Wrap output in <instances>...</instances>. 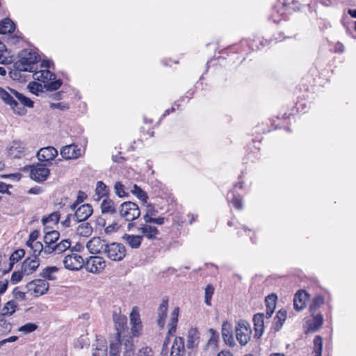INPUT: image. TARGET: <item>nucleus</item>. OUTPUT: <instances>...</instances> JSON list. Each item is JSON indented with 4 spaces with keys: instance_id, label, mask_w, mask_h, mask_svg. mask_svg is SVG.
I'll use <instances>...</instances> for the list:
<instances>
[{
    "instance_id": "27",
    "label": "nucleus",
    "mask_w": 356,
    "mask_h": 356,
    "mask_svg": "<svg viewBox=\"0 0 356 356\" xmlns=\"http://www.w3.org/2000/svg\"><path fill=\"white\" fill-rule=\"evenodd\" d=\"M168 300L163 299L158 309V325L163 327L168 311Z\"/></svg>"
},
{
    "instance_id": "54",
    "label": "nucleus",
    "mask_w": 356,
    "mask_h": 356,
    "mask_svg": "<svg viewBox=\"0 0 356 356\" xmlns=\"http://www.w3.org/2000/svg\"><path fill=\"white\" fill-rule=\"evenodd\" d=\"M136 356H154V353L150 348L145 347L139 350Z\"/></svg>"
},
{
    "instance_id": "21",
    "label": "nucleus",
    "mask_w": 356,
    "mask_h": 356,
    "mask_svg": "<svg viewBox=\"0 0 356 356\" xmlns=\"http://www.w3.org/2000/svg\"><path fill=\"white\" fill-rule=\"evenodd\" d=\"M130 321L131 324V332L134 336L136 337L139 334L142 326L140 315L134 309L130 314Z\"/></svg>"
},
{
    "instance_id": "31",
    "label": "nucleus",
    "mask_w": 356,
    "mask_h": 356,
    "mask_svg": "<svg viewBox=\"0 0 356 356\" xmlns=\"http://www.w3.org/2000/svg\"><path fill=\"white\" fill-rule=\"evenodd\" d=\"M101 211L103 214H113L117 211L114 202L108 198L104 199L101 203Z\"/></svg>"
},
{
    "instance_id": "10",
    "label": "nucleus",
    "mask_w": 356,
    "mask_h": 356,
    "mask_svg": "<svg viewBox=\"0 0 356 356\" xmlns=\"http://www.w3.org/2000/svg\"><path fill=\"white\" fill-rule=\"evenodd\" d=\"M105 266L104 259L99 256H91L84 262L86 270L92 273H99L104 269Z\"/></svg>"
},
{
    "instance_id": "58",
    "label": "nucleus",
    "mask_w": 356,
    "mask_h": 356,
    "mask_svg": "<svg viewBox=\"0 0 356 356\" xmlns=\"http://www.w3.org/2000/svg\"><path fill=\"white\" fill-rule=\"evenodd\" d=\"M53 252H56L55 245L45 244V246H43L42 253L44 254H50Z\"/></svg>"
},
{
    "instance_id": "47",
    "label": "nucleus",
    "mask_w": 356,
    "mask_h": 356,
    "mask_svg": "<svg viewBox=\"0 0 356 356\" xmlns=\"http://www.w3.org/2000/svg\"><path fill=\"white\" fill-rule=\"evenodd\" d=\"M60 219V213L58 212H54L49 215L47 217H43L42 219V222L44 225H45L47 222H53L54 223H57Z\"/></svg>"
},
{
    "instance_id": "29",
    "label": "nucleus",
    "mask_w": 356,
    "mask_h": 356,
    "mask_svg": "<svg viewBox=\"0 0 356 356\" xmlns=\"http://www.w3.org/2000/svg\"><path fill=\"white\" fill-rule=\"evenodd\" d=\"M286 318V311L284 309H280L277 312L275 317L274 318V324L273 329L275 332L279 331L285 320Z\"/></svg>"
},
{
    "instance_id": "44",
    "label": "nucleus",
    "mask_w": 356,
    "mask_h": 356,
    "mask_svg": "<svg viewBox=\"0 0 356 356\" xmlns=\"http://www.w3.org/2000/svg\"><path fill=\"white\" fill-rule=\"evenodd\" d=\"M323 303L324 298L322 296L315 297L309 307L310 312H316Z\"/></svg>"
},
{
    "instance_id": "6",
    "label": "nucleus",
    "mask_w": 356,
    "mask_h": 356,
    "mask_svg": "<svg viewBox=\"0 0 356 356\" xmlns=\"http://www.w3.org/2000/svg\"><path fill=\"white\" fill-rule=\"evenodd\" d=\"M104 254L111 260L120 261L125 257L126 248L122 243H112L106 245Z\"/></svg>"
},
{
    "instance_id": "25",
    "label": "nucleus",
    "mask_w": 356,
    "mask_h": 356,
    "mask_svg": "<svg viewBox=\"0 0 356 356\" xmlns=\"http://www.w3.org/2000/svg\"><path fill=\"white\" fill-rule=\"evenodd\" d=\"M27 68L22 67L20 63L15 62L13 65V69L9 72V76L13 80L21 81L23 79L22 75V72H27Z\"/></svg>"
},
{
    "instance_id": "32",
    "label": "nucleus",
    "mask_w": 356,
    "mask_h": 356,
    "mask_svg": "<svg viewBox=\"0 0 356 356\" xmlns=\"http://www.w3.org/2000/svg\"><path fill=\"white\" fill-rule=\"evenodd\" d=\"M131 187L122 184L120 181H117L114 186L115 194L119 197H127L129 195Z\"/></svg>"
},
{
    "instance_id": "19",
    "label": "nucleus",
    "mask_w": 356,
    "mask_h": 356,
    "mask_svg": "<svg viewBox=\"0 0 356 356\" xmlns=\"http://www.w3.org/2000/svg\"><path fill=\"white\" fill-rule=\"evenodd\" d=\"M61 156L65 159H74L81 155V149L74 144L66 145L60 149Z\"/></svg>"
},
{
    "instance_id": "53",
    "label": "nucleus",
    "mask_w": 356,
    "mask_h": 356,
    "mask_svg": "<svg viewBox=\"0 0 356 356\" xmlns=\"http://www.w3.org/2000/svg\"><path fill=\"white\" fill-rule=\"evenodd\" d=\"M25 275L24 273H22V270L20 271H15L13 273L11 276V282L13 284H16L22 280L23 275Z\"/></svg>"
},
{
    "instance_id": "2",
    "label": "nucleus",
    "mask_w": 356,
    "mask_h": 356,
    "mask_svg": "<svg viewBox=\"0 0 356 356\" xmlns=\"http://www.w3.org/2000/svg\"><path fill=\"white\" fill-rule=\"evenodd\" d=\"M33 79L44 83L47 90L54 91L58 90L62 85L61 79H56V74L49 70H42L35 72L33 74Z\"/></svg>"
},
{
    "instance_id": "24",
    "label": "nucleus",
    "mask_w": 356,
    "mask_h": 356,
    "mask_svg": "<svg viewBox=\"0 0 356 356\" xmlns=\"http://www.w3.org/2000/svg\"><path fill=\"white\" fill-rule=\"evenodd\" d=\"M123 239L131 248L136 249L140 246L143 241V236L125 234L123 236Z\"/></svg>"
},
{
    "instance_id": "39",
    "label": "nucleus",
    "mask_w": 356,
    "mask_h": 356,
    "mask_svg": "<svg viewBox=\"0 0 356 356\" xmlns=\"http://www.w3.org/2000/svg\"><path fill=\"white\" fill-rule=\"evenodd\" d=\"M314 356H321L323 348V339L319 335H316L314 339Z\"/></svg>"
},
{
    "instance_id": "18",
    "label": "nucleus",
    "mask_w": 356,
    "mask_h": 356,
    "mask_svg": "<svg viewBox=\"0 0 356 356\" xmlns=\"http://www.w3.org/2000/svg\"><path fill=\"white\" fill-rule=\"evenodd\" d=\"M264 314L257 313L253 316L254 337L259 339L264 331Z\"/></svg>"
},
{
    "instance_id": "26",
    "label": "nucleus",
    "mask_w": 356,
    "mask_h": 356,
    "mask_svg": "<svg viewBox=\"0 0 356 356\" xmlns=\"http://www.w3.org/2000/svg\"><path fill=\"white\" fill-rule=\"evenodd\" d=\"M108 193V187L104 182L99 181L97 183L94 200L95 201H99L102 197H106Z\"/></svg>"
},
{
    "instance_id": "4",
    "label": "nucleus",
    "mask_w": 356,
    "mask_h": 356,
    "mask_svg": "<svg viewBox=\"0 0 356 356\" xmlns=\"http://www.w3.org/2000/svg\"><path fill=\"white\" fill-rule=\"evenodd\" d=\"M120 217L126 221L131 222L140 216V209L138 205L131 201L122 203L118 209Z\"/></svg>"
},
{
    "instance_id": "49",
    "label": "nucleus",
    "mask_w": 356,
    "mask_h": 356,
    "mask_svg": "<svg viewBox=\"0 0 356 356\" xmlns=\"http://www.w3.org/2000/svg\"><path fill=\"white\" fill-rule=\"evenodd\" d=\"M157 213L158 211L155 209L154 206L152 204H148L146 206V213L143 216V220H145L152 216H156Z\"/></svg>"
},
{
    "instance_id": "16",
    "label": "nucleus",
    "mask_w": 356,
    "mask_h": 356,
    "mask_svg": "<svg viewBox=\"0 0 356 356\" xmlns=\"http://www.w3.org/2000/svg\"><path fill=\"white\" fill-rule=\"evenodd\" d=\"M40 266V259L38 258L28 257L22 263V273L25 275H30L35 272Z\"/></svg>"
},
{
    "instance_id": "12",
    "label": "nucleus",
    "mask_w": 356,
    "mask_h": 356,
    "mask_svg": "<svg viewBox=\"0 0 356 356\" xmlns=\"http://www.w3.org/2000/svg\"><path fill=\"white\" fill-rule=\"evenodd\" d=\"M323 322V315L320 313L311 312V316L306 321L307 332H314L318 330Z\"/></svg>"
},
{
    "instance_id": "5",
    "label": "nucleus",
    "mask_w": 356,
    "mask_h": 356,
    "mask_svg": "<svg viewBox=\"0 0 356 356\" xmlns=\"http://www.w3.org/2000/svg\"><path fill=\"white\" fill-rule=\"evenodd\" d=\"M236 338L241 346H245L251 339L252 329L250 323L245 320H240L235 326Z\"/></svg>"
},
{
    "instance_id": "28",
    "label": "nucleus",
    "mask_w": 356,
    "mask_h": 356,
    "mask_svg": "<svg viewBox=\"0 0 356 356\" xmlns=\"http://www.w3.org/2000/svg\"><path fill=\"white\" fill-rule=\"evenodd\" d=\"M44 242L45 244L55 245L56 242L59 239L60 234L56 230H48L47 227H44Z\"/></svg>"
},
{
    "instance_id": "7",
    "label": "nucleus",
    "mask_w": 356,
    "mask_h": 356,
    "mask_svg": "<svg viewBox=\"0 0 356 356\" xmlns=\"http://www.w3.org/2000/svg\"><path fill=\"white\" fill-rule=\"evenodd\" d=\"M47 165L48 164L44 163H37L24 166L22 168V171L29 172L30 178H47L50 173Z\"/></svg>"
},
{
    "instance_id": "33",
    "label": "nucleus",
    "mask_w": 356,
    "mask_h": 356,
    "mask_svg": "<svg viewBox=\"0 0 356 356\" xmlns=\"http://www.w3.org/2000/svg\"><path fill=\"white\" fill-rule=\"evenodd\" d=\"M179 308L175 307L171 313L170 322L168 324V334H173L176 332L178 322Z\"/></svg>"
},
{
    "instance_id": "34",
    "label": "nucleus",
    "mask_w": 356,
    "mask_h": 356,
    "mask_svg": "<svg viewBox=\"0 0 356 356\" xmlns=\"http://www.w3.org/2000/svg\"><path fill=\"white\" fill-rule=\"evenodd\" d=\"M92 233V227L89 222H83L76 228V234L80 236L88 237Z\"/></svg>"
},
{
    "instance_id": "43",
    "label": "nucleus",
    "mask_w": 356,
    "mask_h": 356,
    "mask_svg": "<svg viewBox=\"0 0 356 356\" xmlns=\"http://www.w3.org/2000/svg\"><path fill=\"white\" fill-rule=\"evenodd\" d=\"M25 254V251L23 249H18L15 250L10 257V265L12 267L15 263L20 260Z\"/></svg>"
},
{
    "instance_id": "23",
    "label": "nucleus",
    "mask_w": 356,
    "mask_h": 356,
    "mask_svg": "<svg viewBox=\"0 0 356 356\" xmlns=\"http://www.w3.org/2000/svg\"><path fill=\"white\" fill-rule=\"evenodd\" d=\"M200 334L196 328H191L188 332L186 346L192 349L199 343Z\"/></svg>"
},
{
    "instance_id": "8",
    "label": "nucleus",
    "mask_w": 356,
    "mask_h": 356,
    "mask_svg": "<svg viewBox=\"0 0 356 356\" xmlns=\"http://www.w3.org/2000/svg\"><path fill=\"white\" fill-rule=\"evenodd\" d=\"M26 287L28 292L35 296H40L48 291L49 283L45 280L38 279L29 282Z\"/></svg>"
},
{
    "instance_id": "22",
    "label": "nucleus",
    "mask_w": 356,
    "mask_h": 356,
    "mask_svg": "<svg viewBox=\"0 0 356 356\" xmlns=\"http://www.w3.org/2000/svg\"><path fill=\"white\" fill-rule=\"evenodd\" d=\"M308 294L304 291H298L293 298V306L297 311L302 310L305 307V300Z\"/></svg>"
},
{
    "instance_id": "3",
    "label": "nucleus",
    "mask_w": 356,
    "mask_h": 356,
    "mask_svg": "<svg viewBox=\"0 0 356 356\" xmlns=\"http://www.w3.org/2000/svg\"><path fill=\"white\" fill-rule=\"evenodd\" d=\"M40 60V55L32 49H25L19 54V60L16 63H20L26 71L34 72L35 65Z\"/></svg>"
},
{
    "instance_id": "38",
    "label": "nucleus",
    "mask_w": 356,
    "mask_h": 356,
    "mask_svg": "<svg viewBox=\"0 0 356 356\" xmlns=\"http://www.w3.org/2000/svg\"><path fill=\"white\" fill-rule=\"evenodd\" d=\"M117 334L120 337L121 333L124 330L127 319L125 316H118L114 318Z\"/></svg>"
},
{
    "instance_id": "63",
    "label": "nucleus",
    "mask_w": 356,
    "mask_h": 356,
    "mask_svg": "<svg viewBox=\"0 0 356 356\" xmlns=\"http://www.w3.org/2000/svg\"><path fill=\"white\" fill-rule=\"evenodd\" d=\"M10 187H11L10 185H8L3 182L0 181V193H8V188Z\"/></svg>"
},
{
    "instance_id": "50",
    "label": "nucleus",
    "mask_w": 356,
    "mask_h": 356,
    "mask_svg": "<svg viewBox=\"0 0 356 356\" xmlns=\"http://www.w3.org/2000/svg\"><path fill=\"white\" fill-rule=\"evenodd\" d=\"M231 202L236 209L241 210L243 207L242 197L240 195H236L233 193Z\"/></svg>"
},
{
    "instance_id": "37",
    "label": "nucleus",
    "mask_w": 356,
    "mask_h": 356,
    "mask_svg": "<svg viewBox=\"0 0 356 356\" xmlns=\"http://www.w3.org/2000/svg\"><path fill=\"white\" fill-rule=\"evenodd\" d=\"M130 192L136 196L140 200H141L143 203H147L148 196L147 194L143 191L139 186L136 184H134L130 189Z\"/></svg>"
},
{
    "instance_id": "48",
    "label": "nucleus",
    "mask_w": 356,
    "mask_h": 356,
    "mask_svg": "<svg viewBox=\"0 0 356 356\" xmlns=\"http://www.w3.org/2000/svg\"><path fill=\"white\" fill-rule=\"evenodd\" d=\"M33 254L32 257L34 258H38V256L42 253L43 244L41 242H35L33 244L32 248Z\"/></svg>"
},
{
    "instance_id": "64",
    "label": "nucleus",
    "mask_w": 356,
    "mask_h": 356,
    "mask_svg": "<svg viewBox=\"0 0 356 356\" xmlns=\"http://www.w3.org/2000/svg\"><path fill=\"white\" fill-rule=\"evenodd\" d=\"M40 236V232L38 230H33L29 235V238L31 241L37 242L36 240Z\"/></svg>"
},
{
    "instance_id": "60",
    "label": "nucleus",
    "mask_w": 356,
    "mask_h": 356,
    "mask_svg": "<svg viewBox=\"0 0 356 356\" xmlns=\"http://www.w3.org/2000/svg\"><path fill=\"white\" fill-rule=\"evenodd\" d=\"M13 293L16 298H19L20 300L25 299V293L19 290L18 287L14 289Z\"/></svg>"
},
{
    "instance_id": "52",
    "label": "nucleus",
    "mask_w": 356,
    "mask_h": 356,
    "mask_svg": "<svg viewBox=\"0 0 356 356\" xmlns=\"http://www.w3.org/2000/svg\"><path fill=\"white\" fill-rule=\"evenodd\" d=\"M209 332L211 333V337L209 340L208 344L209 346H216L218 341V333L213 329H210Z\"/></svg>"
},
{
    "instance_id": "40",
    "label": "nucleus",
    "mask_w": 356,
    "mask_h": 356,
    "mask_svg": "<svg viewBox=\"0 0 356 356\" xmlns=\"http://www.w3.org/2000/svg\"><path fill=\"white\" fill-rule=\"evenodd\" d=\"M71 246V241L69 239H63L60 243L55 244L56 253L61 254L68 250Z\"/></svg>"
},
{
    "instance_id": "11",
    "label": "nucleus",
    "mask_w": 356,
    "mask_h": 356,
    "mask_svg": "<svg viewBox=\"0 0 356 356\" xmlns=\"http://www.w3.org/2000/svg\"><path fill=\"white\" fill-rule=\"evenodd\" d=\"M57 155V149L54 147L48 146L40 149L37 152L36 156L40 161L49 165Z\"/></svg>"
},
{
    "instance_id": "51",
    "label": "nucleus",
    "mask_w": 356,
    "mask_h": 356,
    "mask_svg": "<svg viewBox=\"0 0 356 356\" xmlns=\"http://www.w3.org/2000/svg\"><path fill=\"white\" fill-rule=\"evenodd\" d=\"M28 88L32 93L38 95V92H42V86L40 83L33 81L30 82L28 85Z\"/></svg>"
},
{
    "instance_id": "9",
    "label": "nucleus",
    "mask_w": 356,
    "mask_h": 356,
    "mask_svg": "<svg viewBox=\"0 0 356 356\" xmlns=\"http://www.w3.org/2000/svg\"><path fill=\"white\" fill-rule=\"evenodd\" d=\"M63 264L66 269L79 270L84 266V260L79 254L72 253L65 257Z\"/></svg>"
},
{
    "instance_id": "15",
    "label": "nucleus",
    "mask_w": 356,
    "mask_h": 356,
    "mask_svg": "<svg viewBox=\"0 0 356 356\" xmlns=\"http://www.w3.org/2000/svg\"><path fill=\"white\" fill-rule=\"evenodd\" d=\"M138 230L142 234L143 238L145 237L149 240L156 239L159 234V231L156 227L147 223L140 224Z\"/></svg>"
},
{
    "instance_id": "36",
    "label": "nucleus",
    "mask_w": 356,
    "mask_h": 356,
    "mask_svg": "<svg viewBox=\"0 0 356 356\" xmlns=\"http://www.w3.org/2000/svg\"><path fill=\"white\" fill-rule=\"evenodd\" d=\"M8 54L6 45L0 42V64L7 65L13 62L12 57L8 56Z\"/></svg>"
},
{
    "instance_id": "45",
    "label": "nucleus",
    "mask_w": 356,
    "mask_h": 356,
    "mask_svg": "<svg viewBox=\"0 0 356 356\" xmlns=\"http://www.w3.org/2000/svg\"><path fill=\"white\" fill-rule=\"evenodd\" d=\"M277 296L270 294L266 298V307L267 309L275 310L276 307Z\"/></svg>"
},
{
    "instance_id": "1",
    "label": "nucleus",
    "mask_w": 356,
    "mask_h": 356,
    "mask_svg": "<svg viewBox=\"0 0 356 356\" xmlns=\"http://www.w3.org/2000/svg\"><path fill=\"white\" fill-rule=\"evenodd\" d=\"M0 98L6 104L9 105L15 113L19 115L26 114L25 107H33V102L31 99L10 88L8 91L0 87Z\"/></svg>"
},
{
    "instance_id": "55",
    "label": "nucleus",
    "mask_w": 356,
    "mask_h": 356,
    "mask_svg": "<svg viewBox=\"0 0 356 356\" xmlns=\"http://www.w3.org/2000/svg\"><path fill=\"white\" fill-rule=\"evenodd\" d=\"M50 108L52 109H59L61 111H67L69 109V106L67 104L60 102V103H51Z\"/></svg>"
},
{
    "instance_id": "35",
    "label": "nucleus",
    "mask_w": 356,
    "mask_h": 356,
    "mask_svg": "<svg viewBox=\"0 0 356 356\" xmlns=\"http://www.w3.org/2000/svg\"><path fill=\"white\" fill-rule=\"evenodd\" d=\"M1 34L11 33L15 29V24L10 18H6L1 22Z\"/></svg>"
},
{
    "instance_id": "46",
    "label": "nucleus",
    "mask_w": 356,
    "mask_h": 356,
    "mask_svg": "<svg viewBox=\"0 0 356 356\" xmlns=\"http://www.w3.org/2000/svg\"><path fill=\"white\" fill-rule=\"evenodd\" d=\"M38 328V325L33 323H27L25 325L18 328L19 332H22L25 334L33 332Z\"/></svg>"
},
{
    "instance_id": "56",
    "label": "nucleus",
    "mask_w": 356,
    "mask_h": 356,
    "mask_svg": "<svg viewBox=\"0 0 356 356\" xmlns=\"http://www.w3.org/2000/svg\"><path fill=\"white\" fill-rule=\"evenodd\" d=\"M124 346L126 350L124 353V356H132L134 348L133 343L129 340H127L124 343Z\"/></svg>"
},
{
    "instance_id": "13",
    "label": "nucleus",
    "mask_w": 356,
    "mask_h": 356,
    "mask_svg": "<svg viewBox=\"0 0 356 356\" xmlns=\"http://www.w3.org/2000/svg\"><path fill=\"white\" fill-rule=\"evenodd\" d=\"M92 212L93 209L90 204H82L76 209L73 220L77 222L85 221L92 214Z\"/></svg>"
},
{
    "instance_id": "41",
    "label": "nucleus",
    "mask_w": 356,
    "mask_h": 356,
    "mask_svg": "<svg viewBox=\"0 0 356 356\" xmlns=\"http://www.w3.org/2000/svg\"><path fill=\"white\" fill-rule=\"evenodd\" d=\"M214 293V287L212 284H209L204 289V302L207 305H211V299Z\"/></svg>"
},
{
    "instance_id": "42",
    "label": "nucleus",
    "mask_w": 356,
    "mask_h": 356,
    "mask_svg": "<svg viewBox=\"0 0 356 356\" xmlns=\"http://www.w3.org/2000/svg\"><path fill=\"white\" fill-rule=\"evenodd\" d=\"M17 305L14 301L8 302L3 309V313L0 314L1 317L4 315H12L15 311Z\"/></svg>"
},
{
    "instance_id": "17",
    "label": "nucleus",
    "mask_w": 356,
    "mask_h": 356,
    "mask_svg": "<svg viewBox=\"0 0 356 356\" xmlns=\"http://www.w3.org/2000/svg\"><path fill=\"white\" fill-rule=\"evenodd\" d=\"M221 334L223 341L226 344L234 346L235 341L233 336L232 326L227 321L223 322L222 325Z\"/></svg>"
},
{
    "instance_id": "59",
    "label": "nucleus",
    "mask_w": 356,
    "mask_h": 356,
    "mask_svg": "<svg viewBox=\"0 0 356 356\" xmlns=\"http://www.w3.org/2000/svg\"><path fill=\"white\" fill-rule=\"evenodd\" d=\"M109 353L120 354V343H111L109 347Z\"/></svg>"
},
{
    "instance_id": "61",
    "label": "nucleus",
    "mask_w": 356,
    "mask_h": 356,
    "mask_svg": "<svg viewBox=\"0 0 356 356\" xmlns=\"http://www.w3.org/2000/svg\"><path fill=\"white\" fill-rule=\"evenodd\" d=\"M334 51L335 53L341 54L344 51V46L342 43L337 42L334 46Z\"/></svg>"
},
{
    "instance_id": "20",
    "label": "nucleus",
    "mask_w": 356,
    "mask_h": 356,
    "mask_svg": "<svg viewBox=\"0 0 356 356\" xmlns=\"http://www.w3.org/2000/svg\"><path fill=\"white\" fill-rule=\"evenodd\" d=\"M185 354L184 339L176 337L171 348L170 356H184Z\"/></svg>"
},
{
    "instance_id": "14",
    "label": "nucleus",
    "mask_w": 356,
    "mask_h": 356,
    "mask_svg": "<svg viewBox=\"0 0 356 356\" xmlns=\"http://www.w3.org/2000/svg\"><path fill=\"white\" fill-rule=\"evenodd\" d=\"M107 243L99 237H94L86 245L88 251L92 254L104 253V249Z\"/></svg>"
},
{
    "instance_id": "57",
    "label": "nucleus",
    "mask_w": 356,
    "mask_h": 356,
    "mask_svg": "<svg viewBox=\"0 0 356 356\" xmlns=\"http://www.w3.org/2000/svg\"><path fill=\"white\" fill-rule=\"evenodd\" d=\"M120 226L117 222H113L112 224L108 225L104 231L106 234H111L114 232L118 231L120 229Z\"/></svg>"
},
{
    "instance_id": "62",
    "label": "nucleus",
    "mask_w": 356,
    "mask_h": 356,
    "mask_svg": "<svg viewBox=\"0 0 356 356\" xmlns=\"http://www.w3.org/2000/svg\"><path fill=\"white\" fill-rule=\"evenodd\" d=\"M43 191L42 188L40 186H34L30 188L28 191L29 194H33V195H38L40 194Z\"/></svg>"
},
{
    "instance_id": "30",
    "label": "nucleus",
    "mask_w": 356,
    "mask_h": 356,
    "mask_svg": "<svg viewBox=\"0 0 356 356\" xmlns=\"http://www.w3.org/2000/svg\"><path fill=\"white\" fill-rule=\"evenodd\" d=\"M59 269L56 266H47L44 268L40 273V276L48 280H56L57 279L56 274Z\"/></svg>"
}]
</instances>
